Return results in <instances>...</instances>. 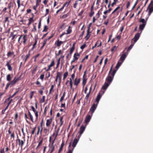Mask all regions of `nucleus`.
<instances>
[{
  "label": "nucleus",
  "mask_w": 153,
  "mask_h": 153,
  "mask_svg": "<svg viewBox=\"0 0 153 153\" xmlns=\"http://www.w3.org/2000/svg\"><path fill=\"white\" fill-rule=\"evenodd\" d=\"M12 79V75L10 74H8L6 77L7 80L8 81H10Z\"/></svg>",
  "instance_id": "obj_17"
},
{
  "label": "nucleus",
  "mask_w": 153,
  "mask_h": 153,
  "mask_svg": "<svg viewBox=\"0 0 153 153\" xmlns=\"http://www.w3.org/2000/svg\"><path fill=\"white\" fill-rule=\"evenodd\" d=\"M13 53L12 52H8L7 54V56L8 57L10 56L11 55H13Z\"/></svg>",
  "instance_id": "obj_40"
},
{
  "label": "nucleus",
  "mask_w": 153,
  "mask_h": 153,
  "mask_svg": "<svg viewBox=\"0 0 153 153\" xmlns=\"http://www.w3.org/2000/svg\"><path fill=\"white\" fill-rule=\"evenodd\" d=\"M117 70H114L112 72L111 74V75H112V76L113 77H114V75L115 74Z\"/></svg>",
  "instance_id": "obj_33"
},
{
  "label": "nucleus",
  "mask_w": 153,
  "mask_h": 153,
  "mask_svg": "<svg viewBox=\"0 0 153 153\" xmlns=\"http://www.w3.org/2000/svg\"><path fill=\"white\" fill-rule=\"evenodd\" d=\"M138 0H137L134 5V6H133V7H132V10H133V9L134 7H135L136 6V5L137 4V2H138Z\"/></svg>",
  "instance_id": "obj_56"
},
{
  "label": "nucleus",
  "mask_w": 153,
  "mask_h": 153,
  "mask_svg": "<svg viewBox=\"0 0 153 153\" xmlns=\"http://www.w3.org/2000/svg\"><path fill=\"white\" fill-rule=\"evenodd\" d=\"M140 36V34L137 33L136 34L134 38V42H136L137 41L138 39Z\"/></svg>",
  "instance_id": "obj_8"
},
{
  "label": "nucleus",
  "mask_w": 153,
  "mask_h": 153,
  "mask_svg": "<svg viewBox=\"0 0 153 153\" xmlns=\"http://www.w3.org/2000/svg\"><path fill=\"white\" fill-rule=\"evenodd\" d=\"M10 36L12 37L11 39L13 40L15 38V37L16 36V35H14L13 33V32H11L10 33Z\"/></svg>",
  "instance_id": "obj_29"
},
{
  "label": "nucleus",
  "mask_w": 153,
  "mask_h": 153,
  "mask_svg": "<svg viewBox=\"0 0 153 153\" xmlns=\"http://www.w3.org/2000/svg\"><path fill=\"white\" fill-rule=\"evenodd\" d=\"M113 78L114 77L110 76V75H108V76L106 79V82H107L110 85V83L112 82Z\"/></svg>",
  "instance_id": "obj_3"
},
{
  "label": "nucleus",
  "mask_w": 153,
  "mask_h": 153,
  "mask_svg": "<svg viewBox=\"0 0 153 153\" xmlns=\"http://www.w3.org/2000/svg\"><path fill=\"white\" fill-rule=\"evenodd\" d=\"M92 116L88 115L86 116L85 120V122L86 123H88L89 122L91 119Z\"/></svg>",
  "instance_id": "obj_7"
},
{
  "label": "nucleus",
  "mask_w": 153,
  "mask_h": 153,
  "mask_svg": "<svg viewBox=\"0 0 153 153\" xmlns=\"http://www.w3.org/2000/svg\"><path fill=\"white\" fill-rule=\"evenodd\" d=\"M48 30V28L47 26L46 25H45L44 26V29L43 30L42 32H44Z\"/></svg>",
  "instance_id": "obj_39"
},
{
  "label": "nucleus",
  "mask_w": 153,
  "mask_h": 153,
  "mask_svg": "<svg viewBox=\"0 0 153 153\" xmlns=\"http://www.w3.org/2000/svg\"><path fill=\"white\" fill-rule=\"evenodd\" d=\"M11 87L12 86H11V84L10 83H7V85H6V88H5V89H7L9 87Z\"/></svg>",
  "instance_id": "obj_36"
},
{
  "label": "nucleus",
  "mask_w": 153,
  "mask_h": 153,
  "mask_svg": "<svg viewBox=\"0 0 153 153\" xmlns=\"http://www.w3.org/2000/svg\"><path fill=\"white\" fill-rule=\"evenodd\" d=\"M140 22L142 23V24L145 23V24H146V22L145 21V19H141L140 20Z\"/></svg>",
  "instance_id": "obj_35"
},
{
  "label": "nucleus",
  "mask_w": 153,
  "mask_h": 153,
  "mask_svg": "<svg viewBox=\"0 0 153 153\" xmlns=\"http://www.w3.org/2000/svg\"><path fill=\"white\" fill-rule=\"evenodd\" d=\"M134 45V44H131L128 48L127 49V51L129 52L130 50L132 48L133 46Z\"/></svg>",
  "instance_id": "obj_34"
},
{
  "label": "nucleus",
  "mask_w": 153,
  "mask_h": 153,
  "mask_svg": "<svg viewBox=\"0 0 153 153\" xmlns=\"http://www.w3.org/2000/svg\"><path fill=\"white\" fill-rule=\"evenodd\" d=\"M60 58H59L57 62V63L56 64V68H58V67H59V63H60Z\"/></svg>",
  "instance_id": "obj_43"
},
{
  "label": "nucleus",
  "mask_w": 153,
  "mask_h": 153,
  "mask_svg": "<svg viewBox=\"0 0 153 153\" xmlns=\"http://www.w3.org/2000/svg\"><path fill=\"white\" fill-rule=\"evenodd\" d=\"M80 56V54L79 53H75L74 56V59L75 60H77Z\"/></svg>",
  "instance_id": "obj_16"
},
{
  "label": "nucleus",
  "mask_w": 153,
  "mask_h": 153,
  "mask_svg": "<svg viewBox=\"0 0 153 153\" xmlns=\"http://www.w3.org/2000/svg\"><path fill=\"white\" fill-rule=\"evenodd\" d=\"M146 24L145 23L142 24L140 25L139 28L141 30H143Z\"/></svg>",
  "instance_id": "obj_19"
},
{
  "label": "nucleus",
  "mask_w": 153,
  "mask_h": 153,
  "mask_svg": "<svg viewBox=\"0 0 153 153\" xmlns=\"http://www.w3.org/2000/svg\"><path fill=\"white\" fill-rule=\"evenodd\" d=\"M45 75L44 74H42L40 75V78L41 80H43V79L44 78Z\"/></svg>",
  "instance_id": "obj_55"
},
{
  "label": "nucleus",
  "mask_w": 153,
  "mask_h": 153,
  "mask_svg": "<svg viewBox=\"0 0 153 153\" xmlns=\"http://www.w3.org/2000/svg\"><path fill=\"white\" fill-rule=\"evenodd\" d=\"M59 130V128H58L57 131L56 132V133L55 135V138H56L57 136Z\"/></svg>",
  "instance_id": "obj_57"
},
{
  "label": "nucleus",
  "mask_w": 153,
  "mask_h": 153,
  "mask_svg": "<svg viewBox=\"0 0 153 153\" xmlns=\"http://www.w3.org/2000/svg\"><path fill=\"white\" fill-rule=\"evenodd\" d=\"M118 0H114V2L112 3L111 4V6L112 7L114 6V5L116 4L117 2V1Z\"/></svg>",
  "instance_id": "obj_37"
},
{
  "label": "nucleus",
  "mask_w": 153,
  "mask_h": 153,
  "mask_svg": "<svg viewBox=\"0 0 153 153\" xmlns=\"http://www.w3.org/2000/svg\"><path fill=\"white\" fill-rule=\"evenodd\" d=\"M90 94V92H89L86 95V96L85 97V99L86 100H88V99L89 97V96Z\"/></svg>",
  "instance_id": "obj_52"
},
{
  "label": "nucleus",
  "mask_w": 153,
  "mask_h": 153,
  "mask_svg": "<svg viewBox=\"0 0 153 153\" xmlns=\"http://www.w3.org/2000/svg\"><path fill=\"white\" fill-rule=\"evenodd\" d=\"M123 62H122L120 61H119L118 62L116 65V68L117 69L118 68Z\"/></svg>",
  "instance_id": "obj_22"
},
{
  "label": "nucleus",
  "mask_w": 153,
  "mask_h": 153,
  "mask_svg": "<svg viewBox=\"0 0 153 153\" xmlns=\"http://www.w3.org/2000/svg\"><path fill=\"white\" fill-rule=\"evenodd\" d=\"M80 79H77L76 78L74 80V84L75 85L77 86L78 84L80 82Z\"/></svg>",
  "instance_id": "obj_18"
},
{
  "label": "nucleus",
  "mask_w": 153,
  "mask_h": 153,
  "mask_svg": "<svg viewBox=\"0 0 153 153\" xmlns=\"http://www.w3.org/2000/svg\"><path fill=\"white\" fill-rule=\"evenodd\" d=\"M74 48L73 47H72L71 48L70 50V54H71L74 51Z\"/></svg>",
  "instance_id": "obj_41"
},
{
  "label": "nucleus",
  "mask_w": 153,
  "mask_h": 153,
  "mask_svg": "<svg viewBox=\"0 0 153 153\" xmlns=\"http://www.w3.org/2000/svg\"><path fill=\"white\" fill-rule=\"evenodd\" d=\"M117 47L115 46H114L111 49V51H115L117 48Z\"/></svg>",
  "instance_id": "obj_42"
},
{
  "label": "nucleus",
  "mask_w": 153,
  "mask_h": 153,
  "mask_svg": "<svg viewBox=\"0 0 153 153\" xmlns=\"http://www.w3.org/2000/svg\"><path fill=\"white\" fill-rule=\"evenodd\" d=\"M9 62L7 61V63L6 64V66H7L8 69L9 71H11L12 70V68L10 65L9 64Z\"/></svg>",
  "instance_id": "obj_12"
},
{
  "label": "nucleus",
  "mask_w": 153,
  "mask_h": 153,
  "mask_svg": "<svg viewBox=\"0 0 153 153\" xmlns=\"http://www.w3.org/2000/svg\"><path fill=\"white\" fill-rule=\"evenodd\" d=\"M30 56V51H29V52L26 55V58H25V61H26V60H27V59Z\"/></svg>",
  "instance_id": "obj_38"
},
{
  "label": "nucleus",
  "mask_w": 153,
  "mask_h": 153,
  "mask_svg": "<svg viewBox=\"0 0 153 153\" xmlns=\"http://www.w3.org/2000/svg\"><path fill=\"white\" fill-rule=\"evenodd\" d=\"M53 87H54V85H52L51 86V88L50 90V91H49V94H51V91H52V90L53 89Z\"/></svg>",
  "instance_id": "obj_46"
},
{
  "label": "nucleus",
  "mask_w": 153,
  "mask_h": 153,
  "mask_svg": "<svg viewBox=\"0 0 153 153\" xmlns=\"http://www.w3.org/2000/svg\"><path fill=\"white\" fill-rule=\"evenodd\" d=\"M23 138L24 139V141L23 140H21L19 139H18V140L19 141L18 144L19 146H20L21 147H22L23 146L24 143V142L25 140V137H23Z\"/></svg>",
  "instance_id": "obj_5"
},
{
  "label": "nucleus",
  "mask_w": 153,
  "mask_h": 153,
  "mask_svg": "<svg viewBox=\"0 0 153 153\" xmlns=\"http://www.w3.org/2000/svg\"><path fill=\"white\" fill-rule=\"evenodd\" d=\"M97 105V104L96 105L95 104H93L91 107L90 111L91 112V115H93V113L94 112L95 110L96 109Z\"/></svg>",
  "instance_id": "obj_2"
},
{
  "label": "nucleus",
  "mask_w": 153,
  "mask_h": 153,
  "mask_svg": "<svg viewBox=\"0 0 153 153\" xmlns=\"http://www.w3.org/2000/svg\"><path fill=\"white\" fill-rule=\"evenodd\" d=\"M29 116H30V119L31 121H32V122H33V117L32 115H29Z\"/></svg>",
  "instance_id": "obj_62"
},
{
  "label": "nucleus",
  "mask_w": 153,
  "mask_h": 153,
  "mask_svg": "<svg viewBox=\"0 0 153 153\" xmlns=\"http://www.w3.org/2000/svg\"><path fill=\"white\" fill-rule=\"evenodd\" d=\"M74 149V148H73L72 149H69L67 153H72Z\"/></svg>",
  "instance_id": "obj_48"
},
{
  "label": "nucleus",
  "mask_w": 153,
  "mask_h": 153,
  "mask_svg": "<svg viewBox=\"0 0 153 153\" xmlns=\"http://www.w3.org/2000/svg\"><path fill=\"white\" fill-rule=\"evenodd\" d=\"M31 108H32V110H33V111L34 112V113H35L37 111L34 108L33 106H31Z\"/></svg>",
  "instance_id": "obj_54"
},
{
  "label": "nucleus",
  "mask_w": 153,
  "mask_h": 153,
  "mask_svg": "<svg viewBox=\"0 0 153 153\" xmlns=\"http://www.w3.org/2000/svg\"><path fill=\"white\" fill-rule=\"evenodd\" d=\"M64 8V6H62L61 7V8H60L59 10H58L57 11H56V13L57 14L59 11H61V10H63Z\"/></svg>",
  "instance_id": "obj_50"
},
{
  "label": "nucleus",
  "mask_w": 153,
  "mask_h": 153,
  "mask_svg": "<svg viewBox=\"0 0 153 153\" xmlns=\"http://www.w3.org/2000/svg\"><path fill=\"white\" fill-rule=\"evenodd\" d=\"M52 120V119L51 118L47 120L46 125L47 126H50Z\"/></svg>",
  "instance_id": "obj_13"
},
{
  "label": "nucleus",
  "mask_w": 153,
  "mask_h": 153,
  "mask_svg": "<svg viewBox=\"0 0 153 153\" xmlns=\"http://www.w3.org/2000/svg\"><path fill=\"white\" fill-rule=\"evenodd\" d=\"M64 144V142H62L61 145L59 149V150L58 151V153H60L62 151V148H63V146Z\"/></svg>",
  "instance_id": "obj_21"
},
{
  "label": "nucleus",
  "mask_w": 153,
  "mask_h": 153,
  "mask_svg": "<svg viewBox=\"0 0 153 153\" xmlns=\"http://www.w3.org/2000/svg\"><path fill=\"white\" fill-rule=\"evenodd\" d=\"M34 92V91H32L30 93V99L32 98Z\"/></svg>",
  "instance_id": "obj_45"
},
{
  "label": "nucleus",
  "mask_w": 153,
  "mask_h": 153,
  "mask_svg": "<svg viewBox=\"0 0 153 153\" xmlns=\"http://www.w3.org/2000/svg\"><path fill=\"white\" fill-rule=\"evenodd\" d=\"M85 127L83 126H82L80 128L79 133L81 134H82L83 131L85 130Z\"/></svg>",
  "instance_id": "obj_15"
},
{
  "label": "nucleus",
  "mask_w": 153,
  "mask_h": 153,
  "mask_svg": "<svg viewBox=\"0 0 153 153\" xmlns=\"http://www.w3.org/2000/svg\"><path fill=\"white\" fill-rule=\"evenodd\" d=\"M108 59L107 58H106L105 60V61H104V67L105 66V64H106L107 62H108Z\"/></svg>",
  "instance_id": "obj_64"
},
{
  "label": "nucleus",
  "mask_w": 153,
  "mask_h": 153,
  "mask_svg": "<svg viewBox=\"0 0 153 153\" xmlns=\"http://www.w3.org/2000/svg\"><path fill=\"white\" fill-rule=\"evenodd\" d=\"M78 1V0H77L76 1H75V4H74V8H76V5L77 4V2Z\"/></svg>",
  "instance_id": "obj_63"
},
{
  "label": "nucleus",
  "mask_w": 153,
  "mask_h": 153,
  "mask_svg": "<svg viewBox=\"0 0 153 153\" xmlns=\"http://www.w3.org/2000/svg\"><path fill=\"white\" fill-rule=\"evenodd\" d=\"M112 10V8H110L108 10H106L103 13L104 14H106L107 13L110 12Z\"/></svg>",
  "instance_id": "obj_30"
},
{
  "label": "nucleus",
  "mask_w": 153,
  "mask_h": 153,
  "mask_svg": "<svg viewBox=\"0 0 153 153\" xmlns=\"http://www.w3.org/2000/svg\"><path fill=\"white\" fill-rule=\"evenodd\" d=\"M62 75V73L61 72H57L56 77L59 79V81H60V83L61 82V76Z\"/></svg>",
  "instance_id": "obj_10"
},
{
  "label": "nucleus",
  "mask_w": 153,
  "mask_h": 153,
  "mask_svg": "<svg viewBox=\"0 0 153 153\" xmlns=\"http://www.w3.org/2000/svg\"><path fill=\"white\" fill-rule=\"evenodd\" d=\"M90 33L87 32V34L85 37V38L86 39V40H88L90 37L91 35L90 34Z\"/></svg>",
  "instance_id": "obj_24"
},
{
  "label": "nucleus",
  "mask_w": 153,
  "mask_h": 153,
  "mask_svg": "<svg viewBox=\"0 0 153 153\" xmlns=\"http://www.w3.org/2000/svg\"><path fill=\"white\" fill-rule=\"evenodd\" d=\"M63 119V117H61L60 118V122L61 123V124H60V126H61L62 125L63 121H62Z\"/></svg>",
  "instance_id": "obj_47"
},
{
  "label": "nucleus",
  "mask_w": 153,
  "mask_h": 153,
  "mask_svg": "<svg viewBox=\"0 0 153 153\" xmlns=\"http://www.w3.org/2000/svg\"><path fill=\"white\" fill-rule=\"evenodd\" d=\"M153 11V7H151L149 9V14L150 15Z\"/></svg>",
  "instance_id": "obj_31"
},
{
  "label": "nucleus",
  "mask_w": 153,
  "mask_h": 153,
  "mask_svg": "<svg viewBox=\"0 0 153 153\" xmlns=\"http://www.w3.org/2000/svg\"><path fill=\"white\" fill-rule=\"evenodd\" d=\"M100 16V14L99 13V11H98V13L96 15V17H97V18H98Z\"/></svg>",
  "instance_id": "obj_58"
},
{
  "label": "nucleus",
  "mask_w": 153,
  "mask_h": 153,
  "mask_svg": "<svg viewBox=\"0 0 153 153\" xmlns=\"http://www.w3.org/2000/svg\"><path fill=\"white\" fill-rule=\"evenodd\" d=\"M65 91H64L63 93V96L61 97V98H60V102H62L63 100L64 99V97L65 95Z\"/></svg>",
  "instance_id": "obj_27"
},
{
  "label": "nucleus",
  "mask_w": 153,
  "mask_h": 153,
  "mask_svg": "<svg viewBox=\"0 0 153 153\" xmlns=\"http://www.w3.org/2000/svg\"><path fill=\"white\" fill-rule=\"evenodd\" d=\"M17 2L18 4V8H19L20 7V0H17Z\"/></svg>",
  "instance_id": "obj_49"
},
{
  "label": "nucleus",
  "mask_w": 153,
  "mask_h": 153,
  "mask_svg": "<svg viewBox=\"0 0 153 153\" xmlns=\"http://www.w3.org/2000/svg\"><path fill=\"white\" fill-rule=\"evenodd\" d=\"M70 26H69L67 30V33H66V34H70L71 32V30L70 29Z\"/></svg>",
  "instance_id": "obj_28"
},
{
  "label": "nucleus",
  "mask_w": 153,
  "mask_h": 153,
  "mask_svg": "<svg viewBox=\"0 0 153 153\" xmlns=\"http://www.w3.org/2000/svg\"><path fill=\"white\" fill-rule=\"evenodd\" d=\"M102 96V95H101L100 93H99V94L97 95L96 100V101L97 102V104H98L99 100L101 98Z\"/></svg>",
  "instance_id": "obj_11"
},
{
  "label": "nucleus",
  "mask_w": 153,
  "mask_h": 153,
  "mask_svg": "<svg viewBox=\"0 0 153 153\" xmlns=\"http://www.w3.org/2000/svg\"><path fill=\"white\" fill-rule=\"evenodd\" d=\"M70 1H69V2H66L62 6H64V7L66 6V4L67 5V6L69 5L70 3Z\"/></svg>",
  "instance_id": "obj_60"
},
{
  "label": "nucleus",
  "mask_w": 153,
  "mask_h": 153,
  "mask_svg": "<svg viewBox=\"0 0 153 153\" xmlns=\"http://www.w3.org/2000/svg\"><path fill=\"white\" fill-rule=\"evenodd\" d=\"M63 43V42L62 41H59V40L56 42L57 46L59 47Z\"/></svg>",
  "instance_id": "obj_20"
},
{
  "label": "nucleus",
  "mask_w": 153,
  "mask_h": 153,
  "mask_svg": "<svg viewBox=\"0 0 153 153\" xmlns=\"http://www.w3.org/2000/svg\"><path fill=\"white\" fill-rule=\"evenodd\" d=\"M42 140L40 142H39L38 145L37 147L36 148L37 149L42 144Z\"/></svg>",
  "instance_id": "obj_59"
},
{
  "label": "nucleus",
  "mask_w": 153,
  "mask_h": 153,
  "mask_svg": "<svg viewBox=\"0 0 153 153\" xmlns=\"http://www.w3.org/2000/svg\"><path fill=\"white\" fill-rule=\"evenodd\" d=\"M49 151H50V153H52L54 149L55 146L53 145H51V144L49 145Z\"/></svg>",
  "instance_id": "obj_6"
},
{
  "label": "nucleus",
  "mask_w": 153,
  "mask_h": 153,
  "mask_svg": "<svg viewBox=\"0 0 153 153\" xmlns=\"http://www.w3.org/2000/svg\"><path fill=\"white\" fill-rule=\"evenodd\" d=\"M19 92V91H17L12 96H10L11 98L13 97Z\"/></svg>",
  "instance_id": "obj_51"
},
{
  "label": "nucleus",
  "mask_w": 153,
  "mask_h": 153,
  "mask_svg": "<svg viewBox=\"0 0 153 153\" xmlns=\"http://www.w3.org/2000/svg\"><path fill=\"white\" fill-rule=\"evenodd\" d=\"M110 84H108L107 82H105L104 85L102 87V89L104 90H106L108 87L109 85Z\"/></svg>",
  "instance_id": "obj_14"
},
{
  "label": "nucleus",
  "mask_w": 153,
  "mask_h": 153,
  "mask_svg": "<svg viewBox=\"0 0 153 153\" xmlns=\"http://www.w3.org/2000/svg\"><path fill=\"white\" fill-rule=\"evenodd\" d=\"M39 55H40L39 54H38L37 55H36V56H34V58H35V59H34L35 62H36V58H37Z\"/></svg>",
  "instance_id": "obj_61"
},
{
  "label": "nucleus",
  "mask_w": 153,
  "mask_h": 153,
  "mask_svg": "<svg viewBox=\"0 0 153 153\" xmlns=\"http://www.w3.org/2000/svg\"><path fill=\"white\" fill-rule=\"evenodd\" d=\"M78 141V140L77 139L75 138L73 143L72 146L73 147L74 149V147L76 146L77 143Z\"/></svg>",
  "instance_id": "obj_9"
},
{
  "label": "nucleus",
  "mask_w": 153,
  "mask_h": 153,
  "mask_svg": "<svg viewBox=\"0 0 153 153\" xmlns=\"http://www.w3.org/2000/svg\"><path fill=\"white\" fill-rule=\"evenodd\" d=\"M123 53L122 54L120 57V58L119 61L123 62L125 60V58L127 57L128 53H124V51L123 52Z\"/></svg>",
  "instance_id": "obj_1"
},
{
  "label": "nucleus",
  "mask_w": 153,
  "mask_h": 153,
  "mask_svg": "<svg viewBox=\"0 0 153 153\" xmlns=\"http://www.w3.org/2000/svg\"><path fill=\"white\" fill-rule=\"evenodd\" d=\"M120 7L119 6H118L117 7L112 13V14L114 13H115L116 11H117L119 9Z\"/></svg>",
  "instance_id": "obj_44"
},
{
  "label": "nucleus",
  "mask_w": 153,
  "mask_h": 153,
  "mask_svg": "<svg viewBox=\"0 0 153 153\" xmlns=\"http://www.w3.org/2000/svg\"><path fill=\"white\" fill-rule=\"evenodd\" d=\"M8 106H7V107H6L5 109H3L2 111V114H4V112L8 108Z\"/></svg>",
  "instance_id": "obj_53"
},
{
  "label": "nucleus",
  "mask_w": 153,
  "mask_h": 153,
  "mask_svg": "<svg viewBox=\"0 0 153 153\" xmlns=\"http://www.w3.org/2000/svg\"><path fill=\"white\" fill-rule=\"evenodd\" d=\"M26 37H27V35H25L23 37V39L24 40L23 41V42L24 44H25L26 43V41H27V39H26Z\"/></svg>",
  "instance_id": "obj_32"
},
{
  "label": "nucleus",
  "mask_w": 153,
  "mask_h": 153,
  "mask_svg": "<svg viewBox=\"0 0 153 153\" xmlns=\"http://www.w3.org/2000/svg\"><path fill=\"white\" fill-rule=\"evenodd\" d=\"M19 80L20 78L19 77L18 78H16V77H14L13 79L10 82L11 86H13L16 83L17 81Z\"/></svg>",
  "instance_id": "obj_4"
},
{
  "label": "nucleus",
  "mask_w": 153,
  "mask_h": 153,
  "mask_svg": "<svg viewBox=\"0 0 153 153\" xmlns=\"http://www.w3.org/2000/svg\"><path fill=\"white\" fill-rule=\"evenodd\" d=\"M55 65L54 61L53 60H52L50 64L48 65L50 67H51Z\"/></svg>",
  "instance_id": "obj_25"
},
{
  "label": "nucleus",
  "mask_w": 153,
  "mask_h": 153,
  "mask_svg": "<svg viewBox=\"0 0 153 153\" xmlns=\"http://www.w3.org/2000/svg\"><path fill=\"white\" fill-rule=\"evenodd\" d=\"M68 73L67 71L63 75V80H64L67 77V76L68 75Z\"/></svg>",
  "instance_id": "obj_26"
},
{
  "label": "nucleus",
  "mask_w": 153,
  "mask_h": 153,
  "mask_svg": "<svg viewBox=\"0 0 153 153\" xmlns=\"http://www.w3.org/2000/svg\"><path fill=\"white\" fill-rule=\"evenodd\" d=\"M29 22L28 23V24H27V25H29L32 22H33L34 21L33 19V18L32 17V18H30L29 19Z\"/></svg>",
  "instance_id": "obj_23"
}]
</instances>
